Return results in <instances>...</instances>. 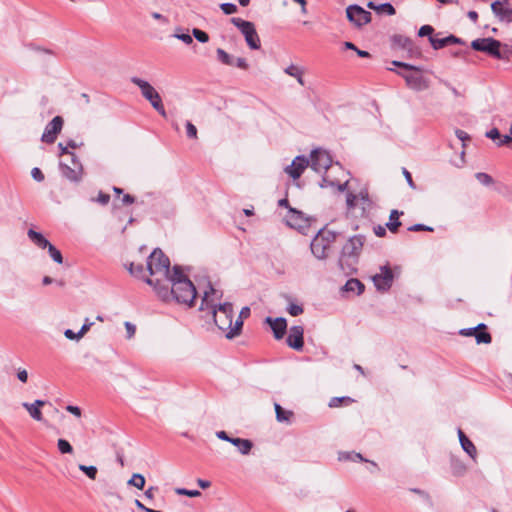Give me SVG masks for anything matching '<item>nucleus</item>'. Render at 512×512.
Returning a JSON list of instances; mask_svg holds the SVG:
<instances>
[{
    "label": "nucleus",
    "mask_w": 512,
    "mask_h": 512,
    "mask_svg": "<svg viewBox=\"0 0 512 512\" xmlns=\"http://www.w3.org/2000/svg\"><path fill=\"white\" fill-rule=\"evenodd\" d=\"M303 334L304 329L302 326L291 327L287 337V344L289 347L295 350H301L304 345Z\"/></svg>",
    "instance_id": "nucleus-19"
},
{
    "label": "nucleus",
    "mask_w": 512,
    "mask_h": 512,
    "mask_svg": "<svg viewBox=\"0 0 512 512\" xmlns=\"http://www.w3.org/2000/svg\"><path fill=\"white\" fill-rule=\"evenodd\" d=\"M285 220L288 226L296 229L302 228L305 222L302 213L294 209L289 210Z\"/></svg>",
    "instance_id": "nucleus-24"
},
{
    "label": "nucleus",
    "mask_w": 512,
    "mask_h": 512,
    "mask_svg": "<svg viewBox=\"0 0 512 512\" xmlns=\"http://www.w3.org/2000/svg\"><path fill=\"white\" fill-rule=\"evenodd\" d=\"M236 446L242 455H248L253 447V443L249 439L234 438L232 443Z\"/></svg>",
    "instance_id": "nucleus-26"
},
{
    "label": "nucleus",
    "mask_w": 512,
    "mask_h": 512,
    "mask_svg": "<svg viewBox=\"0 0 512 512\" xmlns=\"http://www.w3.org/2000/svg\"><path fill=\"white\" fill-rule=\"evenodd\" d=\"M223 297V292L221 290L215 289L212 285L209 284V287L206 291H204V295L201 300L200 310H209L210 313L213 309L218 308L217 301L221 300Z\"/></svg>",
    "instance_id": "nucleus-16"
},
{
    "label": "nucleus",
    "mask_w": 512,
    "mask_h": 512,
    "mask_svg": "<svg viewBox=\"0 0 512 512\" xmlns=\"http://www.w3.org/2000/svg\"><path fill=\"white\" fill-rule=\"evenodd\" d=\"M309 161L310 167L318 173L326 172L331 167H334L331 155L326 150L320 148L314 149L311 152Z\"/></svg>",
    "instance_id": "nucleus-10"
},
{
    "label": "nucleus",
    "mask_w": 512,
    "mask_h": 512,
    "mask_svg": "<svg viewBox=\"0 0 512 512\" xmlns=\"http://www.w3.org/2000/svg\"><path fill=\"white\" fill-rule=\"evenodd\" d=\"M92 201L97 202L101 205H107L110 201V195L100 191L96 198H92Z\"/></svg>",
    "instance_id": "nucleus-42"
},
{
    "label": "nucleus",
    "mask_w": 512,
    "mask_h": 512,
    "mask_svg": "<svg viewBox=\"0 0 512 512\" xmlns=\"http://www.w3.org/2000/svg\"><path fill=\"white\" fill-rule=\"evenodd\" d=\"M79 470L86 474V476L91 479L95 480L97 477L98 470L95 466H86L83 464H80L78 466Z\"/></svg>",
    "instance_id": "nucleus-32"
},
{
    "label": "nucleus",
    "mask_w": 512,
    "mask_h": 512,
    "mask_svg": "<svg viewBox=\"0 0 512 512\" xmlns=\"http://www.w3.org/2000/svg\"><path fill=\"white\" fill-rule=\"evenodd\" d=\"M93 325V322H89L88 319H86L85 323L82 325L81 329L79 330V336L83 337L91 328Z\"/></svg>",
    "instance_id": "nucleus-56"
},
{
    "label": "nucleus",
    "mask_w": 512,
    "mask_h": 512,
    "mask_svg": "<svg viewBox=\"0 0 512 512\" xmlns=\"http://www.w3.org/2000/svg\"><path fill=\"white\" fill-rule=\"evenodd\" d=\"M128 270L134 276H140L144 272V268L141 264L135 265L134 263H131L129 265Z\"/></svg>",
    "instance_id": "nucleus-47"
},
{
    "label": "nucleus",
    "mask_w": 512,
    "mask_h": 512,
    "mask_svg": "<svg viewBox=\"0 0 512 512\" xmlns=\"http://www.w3.org/2000/svg\"><path fill=\"white\" fill-rule=\"evenodd\" d=\"M249 316H250V308L246 306L241 309L237 319H241L243 321L244 318H247Z\"/></svg>",
    "instance_id": "nucleus-64"
},
{
    "label": "nucleus",
    "mask_w": 512,
    "mask_h": 512,
    "mask_svg": "<svg viewBox=\"0 0 512 512\" xmlns=\"http://www.w3.org/2000/svg\"><path fill=\"white\" fill-rule=\"evenodd\" d=\"M216 436L219 439L227 441V442H230V443H232V441L234 439L233 437H230L225 431H218V432H216Z\"/></svg>",
    "instance_id": "nucleus-60"
},
{
    "label": "nucleus",
    "mask_w": 512,
    "mask_h": 512,
    "mask_svg": "<svg viewBox=\"0 0 512 512\" xmlns=\"http://www.w3.org/2000/svg\"><path fill=\"white\" fill-rule=\"evenodd\" d=\"M346 203L349 209L360 206L363 214L371 208L372 202L366 189L361 190L358 194L348 193Z\"/></svg>",
    "instance_id": "nucleus-14"
},
{
    "label": "nucleus",
    "mask_w": 512,
    "mask_h": 512,
    "mask_svg": "<svg viewBox=\"0 0 512 512\" xmlns=\"http://www.w3.org/2000/svg\"><path fill=\"white\" fill-rule=\"evenodd\" d=\"M340 459H349L352 461H355V460L367 461L365 458H363V456L360 453L347 454V456L345 458L340 457Z\"/></svg>",
    "instance_id": "nucleus-59"
},
{
    "label": "nucleus",
    "mask_w": 512,
    "mask_h": 512,
    "mask_svg": "<svg viewBox=\"0 0 512 512\" xmlns=\"http://www.w3.org/2000/svg\"><path fill=\"white\" fill-rule=\"evenodd\" d=\"M434 29L432 26L430 25H423L420 29H419V32H418V35L420 37H424V36H431L432 33H433Z\"/></svg>",
    "instance_id": "nucleus-48"
},
{
    "label": "nucleus",
    "mask_w": 512,
    "mask_h": 512,
    "mask_svg": "<svg viewBox=\"0 0 512 512\" xmlns=\"http://www.w3.org/2000/svg\"><path fill=\"white\" fill-rule=\"evenodd\" d=\"M45 401L43 400H35L33 403L23 402L22 406L27 410L29 415L36 421H42L43 415L40 410L42 406L45 405Z\"/></svg>",
    "instance_id": "nucleus-22"
},
{
    "label": "nucleus",
    "mask_w": 512,
    "mask_h": 512,
    "mask_svg": "<svg viewBox=\"0 0 512 512\" xmlns=\"http://www.w3.org/2000/svg\"><path fill=\"white\" fill-rule=\"evenodd\" d=\"M17 378L19 379V381H21L22 383H26L27 380H28V372L26 369H21L19 368L17 370Z\"/></svg>",
    "instance_id": "nucleus-54"
},
{
    "label": "nucleus",
    "mask_w": 512,
    "mask_h": 512,
    "mask_svg": "<svg viewBox=\"0 0 512 512\" xmlns=\"http://www.w3.org/2000/svg\"><path fill=\"white\" fill-rule=\"evenodd\" d=\"M344 289L347 292H356L359 295L364 291V285L358 279L352 278L346 282Z\"/></svg>",
    "instance_id": "nucleus-28"
},
{
    "label": "nucleus",
    "mask_w": 512,
    "mask_h": 512,
    "mask_svg": "<svg viewBox=\"0 0 512 512\" xmlns=\"http://www.w3.org/2000/svg\"><path fill=\"white\" fill-rule=\"evenodd\" d=\"M377 12H386L388 15H394L396 13L395 8L390 3H383L377 7Z\"/></svg>",
    "instance_id": "nucleus-41"
},
{
    "label": "nucleus",
    "mask_w": 512,
    "mask_h": 512,
    "mask_svg": "<svg viewBox=\"0 0 512 512\" xmlns=\"http://www.w3.org/2000/svg\"><path fill=\"white\" fill-rule=\"evenodd\" d=\"M71 165L60 163L62 175L71 182H79L82 179L83 167L74 153H70Z\"/></svg>",
    "instance_id": "nucleus-11"
},
{
    "label": "nucleus",
    "mask_w": 512,
    "mask_h": 512,
    "mask_svg": "<svg viewBox=\"0 0 512 512\" xmlns=\"http://www.w3.org/2000/svg\"><path fill=\"white\" fill-rule=\"evenodd\" d=\"M408 230L414 231V232H417V231H430L431 232V231H433V228L426 226L424 224H414L411 227H409Z\"/></svg>",
    "instance_id": "nucleus-51"
},
{
    "label": "nucleus",
    "mask_w": 512,
    "mask_h": 512,
    "mask_svg": "<svg viewBox=\"0 0 512 512\" xmlns=\"http://www.w3.org/2000/svg\"><path fill=\"white\" fill-rule=\"evenodd\" d=\"M266 322L269 323L276 339H281L284 336L287 329V322L284 318L272 319L267 317Z\"/></svg>",
    "instance_id": "nucleus-20"
},
{
    "label": "nucleus",
    "mask_w": 512,
    "mask_h": 512,
    "mask_svg": "<svg viewBox=\"0 0 512 512\" xmlns=\"http://www.w3.org/2000/svg\"><path fill=\"white\" fill-rule=\"evenodd\" d=\"M128 485L134 486L137 489H143L145 486V478L142 474L134 473L127 482Z\"/></svg>",
    "instance_id": "nucleus-30"
},
{
    "label": "nucleus",
    "mask_w": 512,
    "mask_h": 512,
    "mask_svg": "<svg viewBox=\"0 0 512 512\" xmlns=\"http://www.w3.org/2000/svg\"><path fill=\"white\" fill-rule=\"evenodd\" d=\"M429 41H430L432 47L436 50L447 46L445 38H436V37L430 36Z\"/></svg>",
    "instance_id": "nucleus-39"
},
{
    "label": "nucleus",
    "mask_w": 512,
    "mask_h": 512,
    "mask_svg": "<svg viewBox=\"0 0 512 512\" xmlns=\"http://www.w3.org/2000/svg\"><path fill=\"white\" fill-rule=\"evenodd\" d=\"M402 214L403 212H399L398 210L395 209L390 212L389 222L386 224V226L391 232H397L398 228L401 226L399 217Z\"/></svg>",
    "instance_id": "nucleus-27"
},
{
    "label": "nucleus",
    "mask_w": 512,
    "mask_h": 512,
    "mask_svg": "<svg viewBox=\"0 0 512 512\" xmlns=\"http://www.w3.org/2000/svg\"><path fill=\"white\" fill-rule=\"evenodd\" d=\"M145 282L153 286L158 297L163 301L175 300L178 304L192 307L194 305L197 291L192 281L184 274L181 267L175 265L172 274L167 281V285H159V279L156 281L146 278Z\"/></svg>",
    "instance_id": "nucleus-1"
},
{
    "label": "nucleus",
    "mask_w": 512,
    "mask_h": 512,
    "mask_svg": "<svg viewBox=\"0 0 512 512\" xmlns=\"http://www.w3.org/2000/svg\"><path fill=\"white\" fill-rule=\"evenodd\" d=\"M57 447L62 454H71L73 452L71 444L65 439H59L57 441Z\"/></svg>",
    "instance_id": "nucleus-34"
},
{
    "label": "nucleus",
    "mask_w": 512,
    "mask_h": 512,
    "mask_svg": "<svg viewBox=\"0 0 512 512\" xmlns=\"http://www.w3.org/2000/svg\"><path fill=\"white\" fill-rule=\"evenodd\" d=\"M310 166V161L306 156L300 155L294 158L292 163L285 167L284 171L292 179L296 180L301 177L307 167Z\"/></svg>",
    "instance_id": "nucleus-18"
},
{
    "label": "nucleus",
    "mask_w": 512,
    "mask_h": 512,
    "mask_svg": "<svg viewBox=\"0 0 512 512\" xmlns=\"http://www.w3.org/2000/svg\"><path fill=\"white\" fill-rule=\"evenodd\" d=\"M458 437L461 444L462 449L473 459H476L477 450L473 442L464 434V432L459 429Z\"/></svg>",
    "instance_id": "nucleus-23"
},
{
    "label": "nucleus",
    "mask_w": 512,
    "mask_h": 512,
    "mask_svg": "<svg viewBox=\"0 0 512 512\" xmlns=\"http://www.w3.org/2000/svg\"><path fill=\"white\" fill-rule=\"evenodd\" d=\"M64 336L69 340H80L82 337L79 336V332L75 333L71 329H66L64 331Z\"/></svg>",
    "instance_id": "nucleus-53"
},
{
    "label": "nucleus",
    "mask_w": 512,
    "mask_h": 512,
    "mask_svg": "<svg viewBox=\"0 0 512 512\" xmlns=\"http://www.w3.org/2000/svg\"><path fill=\"white\" fill-rule=\"evenodd\" d=\"M186 134L189 138H192V139L197 138V128L190 121L186 122Z\"/></svg>",
    "instance_id": "nucleus-46"
},
{
    "label": "nucleus",
    "mask_w": 512,
    "mask_h": 512,
    "mask_svg": "<svg viewBox=\"0 0 512 512\" xmlns=\"http://www.w3.org/2000/svg\"><path fill=\"white\" fill-rule=\"evenodd\" d=\"M348 182L346 172L342 166L337 163L334 167L324 172L320 186L322 188H337L338 191L343 192L346 190Z\"/></svg>",
    "instance_id": "nucleus-7"
},
{
    "label": "nucleus",
    "mask_w": 512,
    "mask_h": 512,
    "mask_svg": "<svg viewBox=\"0 0 512 512\" xmlns=\"http://www.w3.org/2000/svg\"><path fill=\"white\" fill-rule=\"evenodd\" d=\"M125 328H126V331H127V338H129V339L132 338L135 335V332H136L135 325H133L130 322H125Z\"/></svg>",
    "instance_id": "nucleus-55"
},
{
    "label": "nucleus",
    "mask_w": 512,
    "mask_h": 512,
    "mask_svg": "<svg viewBox=\"0 0 512 512\" xmlns=\"http://www.w3.org/2000/svg\"><path fill=\"white\" fill-rule=\"evenodd\" d=\"M486 137H488L492 140H495V139L500 138V133H499L498 129L493 128L486 133Z\"/></svg>",
    "instance_id": "nucleus-63"
},
{
    "label": "nucleus",
    "mask_w": 512,
    "mask_h": 512,
    "mask_svg": "<svg viewBox=\"0 0 512 512\" xmlns=\"http://www.w3.org/2000/svg\"><path fill=\"white\" fill-rule=\"evenodd\" d=\"M27 235L31 242L38 248L46 249L50 244V242L40 232L33 229H29Z\"/></svg>",
    "instance_id": "nucleus-25"
},
{
    "label": "nucleus",
    "mask_w": 512,
    "mask_h": 512,
    "mask_svg": "<svg viewBox=\"0 0 512 512\" xmlns=\"http://www.w3.org/2000/svg\"><path fill=\"white\" fill-rule=\"evenodd\" d=\"M147 270L150 275L154 278H151L156 281L159 279V285H163L162 281H168L172 272H170V260L169 258L162 252L161 249L156 248L149 255L147 259Z\"/></svg>",
    "instance_id": "nucleus-4"
},
{
    "label": "nucleus",
    "mask_w": 512,
    "mask_h": 512,
    "mask_svg": "<svg viewBox=\"0 0 512 512\" xmlns=\"http://www.w3.org/2000/svg\"><path fill=\"white\" fill-rule=\"evenodd\" d=\"M131 82L139 87L142 96L150 102L151 106L163 117H166V111L162 103L161 96L156 89L146 80L139 77H132Z\"/></svg>",
    "instance_id": "nucleus-5"
},
{
    "label": "nucleus",
    "mask_w": 512,
    "mask_h": 512,
    "mask_svg": "<svg viewBox=\"0 0 512 512\" xmlns=\"http://www.w3.org/2000/svg\"><path fill=\"white\" fill-rule=\"evenodd\" d=\"M364 243V236L355 235L350 237L344 244L339 257V265L345 273L350 274L356 270V264L358 263Z\"/></svg>",
    "instance_id": "nucleus-3"
},
{
    "label": "nucleus",
    "mask_w": 512,
    "mask_h": 512,
    "mask_svg": "<svg viewBox=\"0 0 512 512\" xmlns=\"http://www.w3.org/2000/svg\"><path fill=\"white\" fill-rule=\"evenodd\" d=\"M287 311L291 316H298L303 313V308L298 304L291 303L288 306Z\"/></svg>",
    "instance_id": "nucleus-44"
},
{
    "label": "nucleus",
    "mask_w": 512,
    "mask_h": 512,
    "mask_svg": "<svg viewBox=\"0 0 512 512\" xmlns=\"http://www.w3.org/2000/svg\"><path fill=\"white\" fill-rule=\"evenodd\" d=\"M394 274L388 265L380 267V272L372 277V281L378 291H388L392 286Z\"/></svg>",
    "instance_id": "nucleus-12"
},
{
    "label": "nucleus",
    "mask_w": 512,
    "mask_h": 512,
    "mask_svg": "<svg viewBox=\"0 0 512 512\" xmlns=\"http://www.w3.org/2000/svg\"><path fill=\"white\" fill-rule=\"evenodd\" d=\"M491 9L496 17L502 22H512V7H500V2H493Z\"/></svg>",
    "instance_id": "nucleus-21"
},
{
    "label": "nucleus",
    "mask_w": 512,
    "mask_h": 512,
    "mask_svg": "<svg viewBox=\"0 0 512 512\" xmlns=\"http://www.w3.org/2000/svg\"><path fill=\"white\" fill-rule=\"evenodd\" d=\"M47 249H48V253H49L50 257L56 263L61 264L63 262V257H62L61 252L54 245H52L50 243L49 246L47 247Z\"/></svg>",
    "instance_id": "nucleus-33"
},
{
    "label": "nucleus",
    "mask_w": 512,
    "mask_h": 512,
    "mask_svg": "<svg viewBox=\"0 0 512 512\" xmlns=\"http://www.w3.org/2000/svg\"><path fill=\"white\" fill-rule=\"evenodd\" d=\"M335 234L330 231H320L312 240L311 252L317 259H325L331 244L335 241Z\"/></svg>",
    "instance_id": "nucleus-8"
},
{
    "label": "nucleus",
    "mask_w": 512,
    "mask_h": 512,
    "mask_svg": "<svg viewBox=\"0 0 512 512\" xmlns=\"http://www.w3.org/2000/svg\"><path fill=\"white\" fill-rule=\"evenodd\" d=\"M176 493L179 495H185L188 497H197V496L201 495V493L198 490H188L185 488L176 489Z\"/></svg>",
    "instance_id": "nucleus-45"
},
{
    "label": "nucleus",
    "mask_w": 512,
    "mask_h": 512,
    "mask_svg": "<svg viewBox=\"0 0 512 512\" xmlns=\"http://www.w3.org/2000/svg\"><path fill=\"white\" fill-rule=\"evenodd\" d=\"M175 37L187 45H190L193 43V39H192L191 35H189L187 33L175 34Z\"/></svg>",
    "instance_id": "nucleus-52"
},
{
    "label": "nucleus",
    "mask_w": 512,
    "mask_h": 512,
    "mask_svg": "<svg viewBox=\"0 0 512 512\" xmlns=\"http://www.w3.org/2000/svg\"><path fill=\"white\" fill-rule=\"evenodd\" d=\"M299 69L300 67L294 65V64H291L289 65L288 67L285 68L284 72L291 76V77H294V76H299Z\"/></svg>",
    "instance_id": "nucleus-49"
},
{
    "label": "nucleus",
    "mask_w": 512,
    "mask_h": 512,
    "mask_svg": "<svg viewBox=\"0 0 512 512\" xmlns=\"http://www.w3.org/2000/svg\"><path fill=\"white\" fill-rule=\"evenodd\" d=\"M486 328V325L481 323L479 324L477 327H474V328H467V329H462L460 330V334L463 335V336H472L474 335L475 336V332L479 329H485Z\"/></svg>",
    "instance_id": "nucleus-43"
},
{
    "label": "nucleus",
    "mask_w": 512,
    "mask_h": 512,
    "mask_svg": "<svg viewBox=\"0 0 512 512\" xmlns=\"http://www.w3.org/2000/svg\"><path fill=\"white\" fill-rule=\"evenodd\" d=\"M234 65L243 70H247L249 68L245 58H237L236 61H234Z\"/></svg>",
    "instance_id": "nucleus-57"
},
{
    "label": "nucleus",
    "mask_w": 512,
    "mask_h": 512,
    "mask_svg": "<svg viewBox=\"0 0 512 512\" xmlns=\"http://www.w3.org/2000/svg\"><path fill=\"white\" fill-rule=\"evenodd\" d=\"M347 18L356 26L361 27L371 21V13L358 5H350L346 8Z\"/></svg>",
    "instance_id": "nucleus-15"
},
{
    "label": "nucleus",
    "mask_w": 512,
    "mask_h": 512,
    "mask_svg": "<svg viewBox=\"0 0 512 512\" xmlns=\"http://www.w3.org/2000/svg\"><path fill=\"white\" fill-rule=\"evenodd\" d=\"M393 65L408 70V72L400 73V75L405 79L409 88L416 91L428 88V81L423 77L418 67L400 61H393Z\"/></svg>",
    "instance_id": "nucleus-6"
},
{
    "label": "nucleus",
    "mask_w": 512,
    "mask_h": 512,
    "mask_svg": "<svg viewBox=\"0 0 512 512\" xmlns=\"http://www.w3.org/2000/svg\"><path fill=\"white\" fill-rule=\"evenodd\" d=\"M66 410L68 412H70L71 414L75 415L76 417H80L81 416V409L77 406H73V405H68L66 407Z\"/></svg>",
    "instance_id": "nucleus-62"
},
{
    "label": "nucleus",
    "mask_w": 512,
    "mask_h": 512,
    "mask_svg": "<svg viewBox=\"0 0 512 512\" xmlns=\"http://www.w3.org/2000/svg\"><path fill=\"white\" fill-rule=\"evenodd\" d=\"M192 34L196 38V40H198L201 43H206L209 41V35L205 31H202L198 28H194L192 30Z\"/></svg>",
    "instance_id": "nucleus-37"
},
{
    "label": "nucleus",
    "mask_w": 512,
    "mask_h": 512,
    "mask_svg": "<svg viewBox=\"0 0 512 512\" xmlns=\"http://www.w3.org/2000/svg\"><path fill=\"white\" fill-rule=\"evenodd\" d=\"M158 490L157 487L155 486H150L145 492H144V496L149 499V500H153L154 497H155V492Z\"/></svg>",
    "instance_id": "nucleus-58"
},
{
    "label": "nucleus",
    "mask_w": 512,
    "mask_h": 512,
    "mask_svg": "<svg viewBox=\"0 0 512 512\" xmlns=\"http://www.w3.org/2000/svg\"><path fill=\"white\" fill-rule=\"evenodd\" d=\"M31 176L34 180H36L37 182H42L44 180V174L42 173V171L37 168V167H34L32 170H31Z\"/></svg>",
    "instance_id": "nucleus-50"
},
{
    "label": "nucleus",
    "mask_w": 512,
    "mask_h": 512,
    "mask_svg": "<svg viewBox=\"0 0 512 512\" xmlns=\"http://www.w3.org/2000/svg\"><path fill=\"white\" fill-rule=\"evenodd\" d=\"M476 179L483 185L488 186L493 183V179L490 175L484 172H478L475 175Z\"/></svg>",
    "instance_id": "nucleus-38"
},
{
    "label": "nucleus",
    "mask_w": 512,
    "mask_h": 512,
    "mask_svg": "<svg viewBox=\"0 0 512 512\" xmlns=\"http://www.w3.org/2000/svg\"><path fill=\"white\" fill-rule=\"evenodd\" d=\"M455 134H456L457 138L462 142H465L466 140H469V138H470L469 135L465 131L460 130V129H457L455 131Z\"/></svg>",
    "instance_id": "nucleus-61"
},
{
    "label": "nucleus",
    "mask_w": 512,
    "mask_h": 512,
    "mask_svg": "<svg viewBox=\"0 0 512 512\" xmlns=\"http://www.w3.org/2000/svg\"><path fill=\"white\" fill-rule=\"evenodd\" d=\"M231 23L236 26L241 33L245 37V41L247 45L253 49L257 50L260 48V38L256 32L255 26L252 22L243 20L238 17L231 18Z\"/></svg>",
    "instance_id": "nucleus-9"
},
{
    "label": "nucleus",
    "mask_w": 512,
    "mask_h": 512,
    "mask_svg": "<svg viewBox=\"0 0 512 512\" xmlns=\"http://www.w3.org/2000/svg\"><path fill=\"white\" fill-rule=\"evenodd\" d=\"M472 48L476 51L486 52L491 56L500 58V46L501 43L493 38L476 39L472 41Z\"/></svg>",
    "instance_id": "nucleus-13"
},
{
    "label": "nucleus",
    "mask_w": 512,
    "mask_h": 512,
    "mask_svg": "<svg viewBox=\"0 0 512 512\" xmlns=\"http://www.w3.org/2000/svg\"><path fill=\"white\" fill-rule=\"evenodd\" d=\"M475 338H476L477 343H479V344L480 343L489 344L492 340L491 335L488 332H485V331L478 332V330L475 332Z\"/></svg>",
    "instance_id": "nucleus-36"
},
{
    "label": "nucleus",
    "mask_w": 512,
    "mask_h": 512,
    "mask_svg": "<svg viewBox=\"0 0 512 512\" xmlns=\"http://www.w3.org/2000/svg\"><path fill=\"white\" fill-rule=\"evenodd\" d=\"M216 54H217V59L225 64V65H229V66H232L234 65V59L231 55H229L225 50H223L222 48H218L216 50Z\"/></svg>",
    "instance_id": "nucleus-31"
},
{
    "label": "nucleus",
    "mask_w": 512,
    "mask_h": 512,
    "mask_svg": "<svg viewBox=\"0 0 512 512\" xmlns=\"http://www.w3.org/2000/svg\"><path fill=\"white\" fill-rule=\"evenodd\" d=\"M211 314L216 326L225 333L227 339H233L240 335L243 321L241 319L233 321L234 311L231 303H219L218 308L213 309Z\"/></svg>",
    "instance_id": "nucleus-2"
},
{
    "label": "nucleus",
    "mask_w": 512,
    "mask_h": 512,
    "mask_svg": "<svg viewBox=\"0 0 512 512\" xmlns=\"http://www.w3.org/2000/svg\"><path fill=\"white\" fill-rule=\"evenodd\" d=\"M220 8L226 15H231L237 12V6L233 3H222Z\"/></svg>",
    "instance_id": "nucleus-40"
},
{
    "label": "nucleus",
    "mask_w": 512,
    "mask_h": 512,
    "mask_svg": "<svg viewBox=\"0 0 512 512\" xmlns=\"http://www.w3.org/2000/svg\"><path fill=\"white\" fill-rule=\"evenodd\" d=\"M63 118L61 116H55L45 127L42 134L41 140L45 143L52 144L55 142L58 134L61 132L63 127Z\"/></svg>",
    "instance_id": "nucleus-17"
},
{
    "label": "nucleus",
    "mask_w": 512,
    "mask_h": 512,
    "mask_svg": "<svg viewBox=\"0 0 512 512\" xmlns=\"http://www.w3.org/2000/svg\"><path fill=\"white\" fill-rule=\"evenodd\" d=\"M354 400L350 397H334L330 400L329 406L330 407H339L341 404H351Z\"/></svg>",
    "instance_id": "nucleus-35"
},
{
    "label": "nucleus",
    "mask_w": 512,
    "mask_h": 512,
    "mask_svg": "<svg viewBox=\"0 0 512 512\" xmlns=\"http://www.w3.org/2000/svg\"><path fill=\"white\" fill-rule=\"evenodd\" d=\"M276 418L279 422L290 423L293 412L283 409L279 404L275 403Z\"/></svg>",
    "instance_id": "nucleus-29"
}]
</instances>
